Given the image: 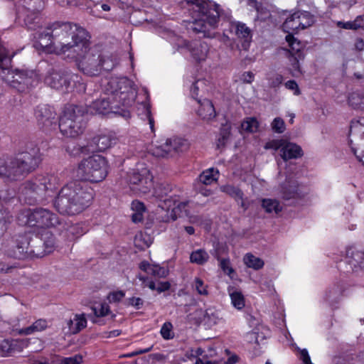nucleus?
Here are the masks:
<instances>
[{"instance_id":"64","label":"nucleus","mask_w":364,"mask_h":364,"mask_svg":"<svg viewBox=\"0 0 364 364\" xmlns=\"http://www.w3.org/2000/svg\"><path fill=\"white\" fill-rule=\"evenodd\" d=\"M195 364H218V362L210 360L206 355H204L202 358H198Z\"/></svg>"},{"instance_id":"36","label":"nucleus","mask_w":364,"mask_h":364,"mask_svg":"<svg viewBox=\"0 0 364 364\" xmlns=\"http://www.w3.org/2000/svg\"><path fill=\"white\" fill-rule=\"evenodd\" d=\"M218 174V171L214 168H209L204 171L199 176L200 181L205 185H210L215 181H216V176Z\"/></svg>"},{"instance_id":"48","label":"nucleus","mask_w":364,"mask_h":364,"mask_svg":"<svg viewBox=\"0 0 364 364\" xmlns=\"http://www.w3.org/2000/svg\"><path fill=\"white\" fill-rule=\"evenodd\" d=\"M150 274L159 278H163L166 277L168 274V270L158 264H153Z\"/></svg>"},{"instance_id":"38","label":"nucleus","mask_w":364,"mask_h":364,"mask_svg":"<svg viewBox=\"0 0 364 364\" xmlns=\"http://www.w3.org/2000/svg\"><path fill=\"white\" fill-rule=\"evenodd\" d=\"M259 127V122L255 117H249L242 122L241 128L243 131L253 133L256 132Z\"/></svg>"},{"instance_id":"22","label":"nucleus","mask_w":364,"mask_h":364,"mask_svg":"<svg viewBox=\"0 0 364 364\" xmlns=\"http://www.w3.org/2000/svg\"><path fill=\"white\" fill-rule=\"evenodd\" d=\"M232 28L234 29L235 35L238 38L242 39L244 43L242 47L247 50L249 47V43L252 38L251 30L246 26L245 23L242 22H236L232 25Z\"/></svg>"},{"instance_id":"52","label":"nucleus","mask_w":364,"mask_h":364,"mask_svg":"<svg viewBox=\"0 0 364 364\" xmlns=\"http://www.w3.org/2000/svg\"><path fill=\"white\" fill-rule=\"evenodd\" d=\"M94 314L97 317H102L107 316L109 312V307L108 304L104 303L100 305L99 308L97 307H92V308Z\"/></svg>"},{"instance_id":"4","label":"nucleus","mask_w":364,"mask_h":364,"mask_svg":"<svg viewBox=\"0 0 364 364\" xmlns=\"http://www.w3.org/2000/svg\"><path fill=\"white\" fill-rule=\"evenodd\" d=\"M191 10L196 14L195 20L189 23L188 28L196 33H203V37L213 38L216 37L214 31L218 26L220 18L225 11L220 6L210 0H186Z\"/></svg>"},{"instance_id":"30","label":"nucleus","mask_w":364,"mask_h":364,"mask_svg":"<svg viewBox=\"0 0 364 364\" xmlns=\"http://www.w3.org/2000/svg\"><path fill=\"white\" fill-rule=\"evenodd\" d=\"M348 104L354 109H364V91H356L348 97Z\"/></svg>"},{"instance_id":"13","label":"nucleus","mask_w":364,"mask_h":364,"mask_svg":"<svg viewBox=\"0 0 364 364\" xmlns=\"http://www.w3.org/2000/svg\"><path fill=\"white\" fill-rule=\"evenodd\" d=\"M46 83L50 87L60 90L68 88L71 82H79V77L77 75L67 72L53 70L45 79Z\"/></svg>"},{"instance_id":"19","label":"nucleus","mask_w":364,"mask_h":364,"mask_svg":"<svg viewBox=\"0 0 364 364\" xmlns=\"http://www.w3.org/2000/svg\"><path fill=\"white\" fill-rule=\"evenodd\" d=\"M116 143V138L110 134H100L89 142L92 151H105Z\"/></svg>"},{"instance_id":"60","label":"nucleus","mask_w":364,"mask_h":364,"mask_svg":"<svg viewBox=\"0 0 364 364\" xmlns=\"http://www.w3.org/2000/svg\"><path fill=\"white\" fill-rule=\"evenodd\" d=\"M171 287V284L168 282H160L157 284L156 291L158 293H162L168 290Z\"/></svg>"},{"instance_id":"12","label":"nucleus","mask_w":364,"mask_h":364,"mask_svg":"<svg viewBox=\"0 0 364 364\" xmlns=\"http://www.w3.org/2000/svg\"><path fill=\"white\" fill-rule=\"evenodd\" d=\"M36 75L33 70L16 69L9 70L5 80L13 87L23 91L26 87L33 85Z\"/></svg>"},{"instance_id":"56","label":"nucleus","mask_w":364,"mask_h":364,"mask_svg":"<svg viewBox=\"0 0 364 364\" xmlns=\"http://www.w3.org/2000/svg\"><path fill=\"white\" fill-rule=\"evenodd\" d=\"M284 86L287 89L293 91L295 95H299L301 93L298 84L294 80L285 82Z\"/></svg>"},{"instance_id":"49","label":"nucleus","mask_w":364,"mask_h":364,"mask_svg":"<svg viewBox=\"0 0 364 364\" xmlns=\"http://www.w3.org/2000/svg\"><path fill=\"white\" fill-rule=\"evenodd\" d=\"M283 76L275 73L268 78L269 86L272 88L278 87L283 82Z\"/></svg>"},{"instance_id":"15","label":"nucleus","mask_w":364,"mask_h":364,"mask_svg":"<svg viewBox=\"0 0 364 364\" xmlns=\"http://www.w3.org/2000/svg\"><path fill=\"white\" fill-rule=\"evenodd\" d=\"M35 117L38 125L45 129H49L53 125H55L57 122L55 112L47 105L38 106L35 110Z\"/></svg>"},{"instance_id":"16","label":"nucleus","mask_w":364,"mask_h":364,"mask_svg":"<svg viewBox=\"0 0 364 364\" xmlns=\"http://www.w3.org/2000/svg\"><path fill=\"white\" fill-rule=\"evenodd\" d=\"M33 243L35 244L34 249L32 250L33 256L43 257L53 251L55 238L49 231H45L42 237L37 238L36 240L33 241Z\"/></svg>"},{"instance_id":"39","label":"nucleus","mask_w":364,"mask_h":364,"mask_svg":"<svg viewBox=\"0 0 364 364\" xmlns=\"http://www.w3.org/2000/svg\"><path fill=\"white\" fill-rule=\"evenodd\" d=\"M12 220L13 216L8 210L0 207V229L2 232L6 230L8 224Z\"/></svg>"},{"instance_id":"59","label":"nucleus","mask_w":364,"mask_h":364,"mask_svg":"<svg viewBox=\"0 0 364 364\" xmlns=\"http://www.w3.org/2000/svg\"><path fill=\"white\" fill-rule=\"evenodd\" d=\"M128 305L134 307L136 309H140L144 305V301L139 297H132L127 300Z\"/></svg>"},{"instance_id":"6","label":"nucleus","mask_w":364,"mask_h":364,"mask_svg":"<svg viewBox=\"0 0 364 364\" xmlns=\"http://www.w3.org/2000/svg\"><path fill=\"white\" fill-rule=\"evenodd\" d=\"M87 108L83 106L69 105L65 107L59 119L60 132L68 137H76L85 129L87 121Z\"/></svg>"},{"instance_id":"61","label":"nucleus","mask_w":364,"mask_h":364,"mask_svg":"<svg viewBox=\"0 0 364 364\" xmlns=\"http://www.w3.org/2000/svg\"><path fill=\"white\" fill-rule=\"evenodd\" d=\"M301 360L304 364H312L308 350L306 349H302L300 350Z\"/></svg>"},{"instance_id":"63","label":"nucleus","mask_w":364,"mask_h":364,"mask_svg":"<svg viewBox=\"0 0 364 364\" xmlns=\"http://www.w3.org/2000/svg\"><path fill=\"white\" fill-rule=\"evenodd\" d=\"M253 79L254 74L252 72H245L240 77V80L245 83H251Z\"/></svg>"},{"instance_id":"62","label":"nucleus","mask_w":364,"mask_h":364,"mask_svg":"<svg viewBox=\"0 0 364 364\" xmlns=\"http://www.w3.org/2000/svg\"><path fill=\"white\" fill-rule=\"evenodd\" d=\"M114 67V64L109 58L105 59L102 57V70L107 71L111 70Z\"/></svg>"},{"instance_id":"2","label":"nucleus","mask_w":364,"mask_h":364,"mask_svg":"<svg viewBox=\"0 0 364 364\" xmlns=\"http://www.w3.org/2000/svg\"><path fill=\"white\" fill-rule=\"evenodd\" d=\"M51 30L53 46L57 54H67V57L81 55L87 46L90 38L85 29L70 22L56 21L48 27Z\"/></svg>"},{"instance_id":"51","label":"nucleus","mask_w":364,"mask_h":364,"mask_svg":"<svg viewBox=\"0 0 364 364\" xmlns=\"http://www.w3.org/2000/svg\"><path fill=\"white\" fill-rule=\"evenodd\" d=\"M360 18L355 19L354 21H347V22H341L339 21L338 23V26L344 29H350V30H357L361 26L359 24Z\"/></svg>"},{"instance_id":"3","label":"nucleus","mask_w":364,"mask_h":364,"mask_svg":"<svg viewBox=\"0 0 364 364\" xmlns=\"http://www.w3.org/2000/svg\"><path fill=\"white\" fill-rule=\"evenodd\" d=\"M93 188L85 181H73L64 186L54 200L61 214L74 215L88 208L94 198Z\"/></svg>"},{"instance_id":"17","label":"nucleus","mask_w":364,"mask_h":364,"mask_svg":"<svg viewBox=\"0 0 364 364\" xmlns=\"http://www.w3.org/2000/svg\"><path fill=\"white\" fill-rule=\"evenodd\" d=\"M345 263L349 266V268H346L347 272H356L364 268V252L358 250L355 247L348 248Z\"/></svg>"},{"instance_id":"8","label":"nucleus","mask_w":364,"mask_h":364,"mask_svg":"<svg viewBox=\"0 0 364 364\" xmlns=\"http://www.w3.org/2000/svg\"><path fill=\"white\" fill-rule=\"evenodd\" d=\"M17 220L21 225L46 229L60 223L58 215L47 208H36L21 210Z\"/></svg>"},{"instance_id":"55","label":"nucleus","mask_w":364,"mask_h":364,"mask_svg":"<svg viewBox=\"0 0 364 364\" xmlns=\"http://www.w3.org/2000/svg\"><path fill=\"white\" fill-rule=\"evenodd\" d=\"M219 265H220V267L223 269V271L225 273L230 275L231 273L233 272V269L230 267V259L228 258H223L220 261Z\"/></svg>"},{"instance_id":"5","label":"nucleus","mask_w":364,"mask_h":364,"mask_svg":"<svg viewBox=\"0 0 364 364\" xmlns=\"http://www.w3.org/2000/svg\"><path fill=\"white\" fill-rule=\"evenodd\" d=\"M41 161L39 149L36 146L27 147L13 158L0 160V176L17 180L25 173L34 171Z\"/></svg>"},{"instance_id":"21","label":"nucleus","mask_w":364,"mask_h":364,"mask_svg":"<svg viewBox=\"0 0 364 364\" xmlns=\"http://www.w3.org/2000/svg\"><path fill=\"white\" fill-rule=\"evenodd\" d=\"M291 47L293 51L296 50V52L294 53H290L288 56L290 65L289 72L293 77H298L302 73L299 62L304 59V55L299 48H294L293 46Z\"/></svg>"},{"instance_id":"45","label":"nucleus","mask_w":364,"mask_h":364,"mask_svg":"<svg viewBox=\"0 0 364 364\" xmlns=\"http://www.w3.org/2000/svg\"><path fill=\"white\" fill-rule=\"evenodd\" d=\"M283 198L285 200L296 198L298 196L297 187L296 186H289L282 188Z\"/></svg>"},{"instance_id":"35","label":"nucleus","mask_w":364,"mask_h":364,"mask_svg":"<svg viewBox=\"0 0 364 364\" xmlns=\"http://www.w3.org/2000/svg\"><path fill=\"white\" fill-rule=\"evenodd\" d=\"M231 303L237 309H242L245 306V298L242 292L237 290H229Z\"/></svg>"},{"instance_id":"18","label":"nucleus","mask_w":364,"mask_h":364,"mask_svg":"<svg viewBox=\"0 0 364 364\" xmlns=\"http://www.w3.org/2000/svg\"><path fill=\"white\" fill-rule=\"evenodd\" d=\"M12 243H14L11 245L12 250L7 252L9 256L16 259H23L26 255H33L32 250H33L34 246L31 245L25 237L21 236L15 242L12 241Z\"/></svg>"},{"instance_id":"25","label":"nucleus","mask_w":364,"mask_h":364,"mask_svg":"<svg viewBox=\"0 0 364 364\" xmlns=\"http://www.w3.org/2000/svg\"><path fill=\"white\" fill-rule=\"evenodd\" d=\"M170 146L171 156L176 153L181 152L186 150L188 144L186 140L181 138H171L166 139Z\"/></svg>"},{"instance_id":"26","label":"nucleus","mask_w":364,"mask_h":364,"mask_svg":"<svg viewBox=\"0 0 364 364\" xmlns=\"http://www.w3.org/2000/svg\"><path fill=\"white\" fill-rule=\"evenodd\" d=\"M18 341L4 340L0 343V355L2 357L10 356L17 350Z\"/></svg>"},{"instance_id":"42","label":"nucleus","mask_w":364,"mask_h":364,"mask_svg":"<svg viewBox=\"0 0 364 364\" xmlns=\"http://www.w3.org/2000/svg\"><path fill=\"white\" fill-rule=\"evenodd\" d=\"M193 288L196 289L198 294L203 296H208V291L207 290V285H205L203 281L199 278L196 277L192 284Z\"/></svg>"},{"instance_id":"11","label":"nucleus","mask_w":364,"mask_h":364,"mask_svg":"<svg viewBox=\"0 0 364 364\" xmlns=\"http://www.w3.org/2000/svg\"><path fill=\"white\" fill-rule=\"evenodd\" d=\"M127 181L132 190L142 193L149 192L153 187V176L146 167L137 168L129 173Z\"/></svg>"},{"instance_id":"50","label":"nucleus","mask_w":364,"mask_h":364,"mask_svg":"<svg viewBox=\"0 0 364 364\" xmlns=\"http://www.w3.org/2000/svg\"><path fill=\"white\" fill-rule=\"evenodd\" d=\"M172 328L173 326L170 322L164 323L161 328V336L166 340L172 338Z\"/></svg>"},{"instance_id":"29","label":"nucleus","mask_w":364,"mask_h":364,"mask_svg":"<svg viewBox=\"0 0 364 364\" xmlns=\"http://www.w3.org/2000/svg\"><path fill=\"white\" fill-rule=\"evenodd\" d=\"M209 259L208 253L203 249H198L191 252L190 262L198 265H203Z\"/></svg>"},{"instance_id":"31","label":"nucleus","mask_w":364,"mask_h":364,"mask_svg":"<svg viewBox=\"0 0 364 364\" xmlns=\"http://www.w3.org/2000/svg\"><path fill=\"white\" fill-rule=\"evenodd\" d=\"M220 191L231 198H234L236 203H239V199H242L244 193L237 186L232 185H225L220 187Z\"/></svg>"},{"instance_id":"27","label":"nucleus","mask_w":364,"mask_h":364,"mask_svg":"<svg viewBox=\"0 0 364 364\" xmlns=\"http://www.w3.org/2000/svg\"><path fill=\"white\" fill-rule=\"evenodd\" d=\"M262 207L267 213L277 215L282 210L280 203L275 199L264 198L262 200Z\"/></svg>"},{"instance_id":"57","label":"nucleus","mask_w":364,"mask_h":364,"mask_svg":"<svg viewBox=\"0 0 364 364\" xmlns=\"http://www.w3.org/2000/svg\"><path fill=\"white\" fill-rule=\"evenodd\" d=\"M169 188H166L164 185H159L154 190V195L156 198L162 199L165 196L167 195Z\"/></svg>"},{"instance_id":"23","label":"nucleus","mask_w":364,"mask_h":364,"mask_svg":"<svg viewBox=\"0 0 364 364\" xmlns=\"http://www.w3.org/2000/svg\"><path fill=\"white\" fill-rule=\"evenodd\" d=\"M302 155L303 151L299 145L287 141L281 150V156L284 161L300 158Z\"/></svg>"},{"instance_id":"32","label":"nucleus","mask_w":364,"mask_h":364,"mask_svg":"<svg viewBox=\"0 0 364 364\" xmlns=\"http://www.w3.org/2000/svg\"><path fill=\"white\" fill-rule=\"evenodd\" d=\"M204 319L209 325L212 326L219 323L223 319V317L220 311L215 308H208L205 311Z\"/></svg>"},{"instance_id":"20","label":"nucleus","mask_w":364,"mask_h":364,"mask_svg":"<svg viewBox=\"0 0 364 364\" xmlns=\"http://www.w3.org/2000/svg\"><path fill=\"white\" fill-rule=\"evenodd\" d=\"M188 50L191 52L193 58L197 61H202L207 58L209 47L205 42L195 41L191 42Z\"/></svg>"},{"instance_id":"1","label":"nucleus","mask_w":364,"mask_h":364,"mask_svg":"<svg viewBox=\"0 0 364 364\" xmlns=\"http://www.w3.org/2000/svg\"><path fill=\"white\" fill-rule=\"evenodd\" d=\"M104 90L105 97L94 101L87 108V113L105 114L113 112L129 118L128 108L132 105L136 95L134 83L127 77H112Z\"/></svg>"},{"instance_id":"14","label":"nucleus","mask_w":364,"mask_h":364,"mask_svg":"<svg viewBox=\"0 0 364 364\" xmlns=\"http://www.w3.org/2000/svg\"><path fill=\"white\" fill-rule=\"evenodd\" d=\"M307 12H295L291 16L287 18L282 25L283 30L288 33H294L299 29H304L310 26L309 23H303L301 18H305ZM286 40L290 46H292L296 41L293 36L289 34L286 36Z\"/></svg>"},{"instance_id":"40","label":"nucleus","mask_w":364,"mask_h":364,"mask_svg":"<svg viewBox=\"0 0 364 364\" xmlns=\"http://www.w3.org/2000/svg\"><path fill=\"white\" fill-rule=\"evenodd\" d=\"M75 328H73V334L79 333L87 326V319L84 314H75L74 316Z\"/></svg>"},{"instance_id":"9","label":"nucleus","mask_w":364,"mask_h":364,"mask_svg":"<svg viewBox=\"0 0 364 364\" xmlns=\"http://www.w3.org/2000/svg\"><path fill=\"white\" fill-rule=\"evenodd\" d=\"M107 173V161L100 155L90 156L82 160L77 170V177L85 182H100L105 178Z\"/></svg>"},{"instance_id":"10","label":"nucleus","mask_w":364,"mask_h":364,"mask_svg":"<svg viewBox=\"0 0 364 364\" xmlns=\"http://www.w3.org/2000/svg\"><path fill=\"white\" fill-rule=\"evenodd\" d=\"M90 41L87 38V46L81 55L74 57H68L75 60L79 69L85 75L90 76L97 75L102 70V56L90 51Z\"/></svg>"},{"instance_id":"43","label":"nucleus","mask_w":364,"mask_h":364,"mask_svg":"<svg viewBox=\"0 0 364 364\" xmlns=\"http://www.w3.org/2000/svg\"><path fill=\"white\" fill-rule=\"evenodd\" d=\"M82 362V356L76 354L71 357L61 358L58 360V364H81Z\"/></svg>"},{"instance_id":"47","label":"nucleus","mask_w":364,"mask_h":364,"mask_svg":"<svg viewBox=\"0 0 364 364\" xmlns=\"http://www.w3.org/2000/svg\"><path fill=\"white\" fill-rule=\"evenodd\" d=\"M286 141L284 139H273L266 143L264 145L265 149H273L277 151L278 149L282 150L284 146Z\"/></svg>"},{"instance_id":"37","label":"nucleus","mask_w":364,"mask_h":364,"mask_svg":"<svg viewBox=\"0 0 364 364\" xmlns=\"http://www.w3.org/2000/svg\"><path fill=\"white\" fill-rule=\"evenodd\" d=\"M244 261L248 267L255 269H259L264 266V262L252 254H247L244 257Z\"/></svg>"},{"instance_id":"33","label":"nucleus","mask_w":364,"mask_h":364,"mask_svg":"<svg viewBox=\"0 0 364 364\" xmlns=\"http://www.w3.org/2000/svg\"><path fill=\"white\" fill-rule=\"evenodd\" d=\"M230 126L228 124L223 125L220 128L218 138L217 139V147L223 148L228 143L230 136Z\"/></svg>"},{"instance_id":"53","label":"nucleus","mask_w":364,"mask_h":364,"mask_svg":"<svg viewBox=\"0 0 364 364\" xmlns=\"http://www.w3.org/2000/svg\"><path fill=\"white\" fill-rule=\"evenodd\" d=\"M50 33H51V30H48L47 28L46 31L37 32L35 34L34 37L39 40H45L46 38H47L48 41H47V42H46V44H45V46H47L48 45H53V39H52V36H51Z\"/></svg>"},{"instance_id":"7","label":"nucleus","mask_w":364,"mask_h":364,"mask_svg":"<svg viewBox=\"0 0 364 364\" xmlns=\"http://www.w3.org/2000/svg\"><path fill=\"white\" fill-rule=\"evenodd\" d=\"M59 186V178L52 174L38 175L23 184L26 198L43 202L54 196Z\"/></svg>"},{"instance_id":"54","label":"nucleus","mask_w":364,"mask_h":364,"mask_svg":"<svg viewBox=\"0 0 364 364\" xmlns=\"http://www.w3.org/2000/svg\"><path fill=\"white\" fill-rule=\"evenodd\" d=\"M25 23L28 29L36 30L39 27L40 18L38 15H35L33 19H31L28 16L25 18Z\"/></svg>"},{"instance_id":"28","label":"nucleus","mask_w":364,"mask_h":364,"mask_svg":"<svg viewBox=\"0 0 364 364\" xmlns=\"http://www.w3.org/2000/svg\"><path fill=\"white\" fill-rule=\"evenodd\" d=\"M47 327V321L46 319L41 318L36 321L31 326L21 329L19 333L23 335H30L35 332L43 331Z\"/></svg>"},{"instance_id":"58","label":"nucleus","mask_w":364,"mask_h":364,"mask_svg":"<svg viewBox=\"0 0 364 364\" xmlns=\"http://www.w3.org/2000/svg\"><path fill=\"white\" fill-rule=\"evenodd\" d=\"M124 296L125 294L123 291H117L110 293L109 294L108 299L110 302H119L124 298Z\"/></svg>"},{"instance_id":"34","label":"nucleus","mask_w":364,"mask_h":364,"mask_svg":"<svg viewBox=\"0 0 364 364\" xmlns=\"http://www.w3.org/2000/svg\"><path fill=\"white\" fill-rule=\"evenodd\" d=\"M152 154L156 157H167L171 156L170 146L167 140L160 144H156L151 149Z\"/></svg>"},{"instance_id":"24","label":"nucleus","mask_w":364,"mask_h":364,"mask_svg":"<svg viewBox=\"0 0 364 364\" xmlns=\"http://www.w3.org/2000/svg\"><path fill=\"white\" fill-rule=\"evenodd\" d=\"M198 102L200 105L198 109V114L203 119L210 120L215 117V110L210 100L208 99H203V100H198Z\"/></svg>"},{"instance_id":"41","label":"nucleus","mask_w":364,"mask_h":364,"mask_svg":"<svg viewBox=\"0 0 364 364\" xmlns=\"http://www.w3.org/2000/svg\"><path fill=\"white\" fill-rule=\"evenodd\" d=\"M169 41L171 44H173L174 46L177 47L178 48L188 49L191 44L190 42L187 41L186 40L182 38L181 36H177L176 34H171L170 36Z\"/></svg>"},{"instance_id":"44","label":"nucleus","mask_w":364,"mask_h":364,"mask_svg":"<svg viewBox=\"0 0 364 364\" xmlns=\"http://www.w3.org/2000/svg\"><path fill=\"white\" fill-rule=\"evenodd\" d=\"M271 127L272 130L279 134H282L285 131L286 127L284 120L280 117H276L272 122Z\"/></svg>"},{"instance_id":"46","label":"nucleus","mask_w":364,"mask_h":364,"mask_svg":"<svg viewBox=\"0 0 364 364\" xmlns=\"http://www.w3.org/2000/svg\"><path fill=\"white\" fill-rule=\"evenodd\" d=\"M344 289L343 285H336L326 293V299L333 300L337 299L341 295Z\"/></svg>"}]
</instances>
